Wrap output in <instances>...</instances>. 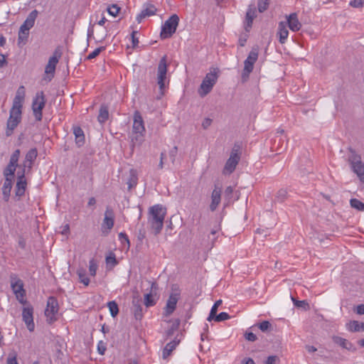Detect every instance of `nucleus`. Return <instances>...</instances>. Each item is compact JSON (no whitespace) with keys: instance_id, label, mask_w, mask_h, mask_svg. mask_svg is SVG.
I'll use <instances>...</instances> for the list:
<instances>
[{"instance_id":"nucleus-1","label":"nucleus","mask_w":364,"mask_h":364,"mask_svg":"<svg viewBox=\"0 0 364 364\" xmlns=\"http://www.w3.org/2000/svg\"><path fill=\"white\" fill-rule=\"evenodd\" d=\"M149 222L155 235H158L163 228L166 210L161 205H155L149 209Z\"/></svg>"},{"instance_id":"nucleus-2","label":"nucleus","mask_w":364,"mask_h":364,"mask_svg":"<svg viewBox=\"0 0 364 364\" xmlns=\"http://www.w3.org/2000/svg\"><path fill=\"white\" fill-rule=\"evenodd\" d=\"M218 73L219 70L218 68H212L206 74L198 90V93L201 97H204L211 92L218 81Z\"/></svg>"},{"instance_id":"nucleus-3","label":"nucleus","mask_w":364,"mask_h":364,"mask_svg":"<svg viewBox=\"0 0 364 364\" xmlns=\"http://www.w3.org/2000/svg\"><path fill=\"white\" fill-rule=\"evenodd\" d=\"M167 56L164 55L161 58L159 63L158 65L156 77L157 84L159 87L161 96L164 95V90L165 89L166 85H168L169 82V80L167 77Z\"/></svg>"},{"instance_id":"nucleus-4","label":"nucleus","mask_w":364,"mask_h":364,"mask_svg":"<svg viewBox=\"0 0 364 364\" xmlns=\"http://www.w3.org/2000/svg\"><path fill=\"white\" fill-rule=\"evenodd\" d=\"M10 283L16 299L21 304H26L27 301L25 299L26 290L23 288V282L16 274H11L10 275Z\"/></svg>"},{"instance_id":"nucleus-5","label":"nucleus","mask_w":364,"mask_h":364,"mask_svg":"<svg viewBox=\"0 0 364 364\" xmlns=\"http://www.w3.org/2000/svg\"><path fill=\"white\" fill-rule=\"evenodd\" d=\"M349 151L348 161L351 168L360 181L364 183V164L361 161V157L353 149H350Z\"/></svg>"},{"instance_id":"nucleus-6","label":"nucleus","mask_w":364,"mask_h":364,"mask_svg":"<svg viewBox=\"0 0 364 364\" xmlns=\"http://www.w3.org/2000/svg\"><path fill=\"white\" fill-rule=\"evenodd\" d=\"M58 311L59 304L57 299L53 296L48 297L44 312L48 323L51 324L58 320Z\"/></svg>"},{"instance_id":"nucleus-7","label":"nucleus","mask_w":364,"mask_h":364,"mask_svg":"<svg viewBox=\"0 0 364 364\" xmlns=\"http://www.w3.org/2000/svg\"><path fill=\"white\" fill-rule=\"evenodd\" d=\"M181 289L178 284L171 286V291L164 308V315L170 316L176 309L177 302L180 298Z\"/></svg>"},{"instance_id":"nucleus-8","label":"nucleus","mask_w":364,"mask_h":364,"mask_svg":"<svg viewBox=\"0 0 364 364\" xmlns=\"http://www.w3.org/2000/svg\"><path fill=\"white\" fill-rule=\"evenodd\" d=\"M179 18L176 14L171 16L163 24L160 36L162 39L170 38L176 31Z\"/></svg>"},{"instance_id":"nucleus-9","label":"nucleus","mask_w":364,"mask_h":364,"mask_svg":"<svg viewBox=\"0 0 364 364\" xmlns=\"http://www.w3.org/2000/svg\"><path fill=\"white\" fill-rule=\"evenodd\" d=\"M240 160V149L239 146H235L231 152L229 159L227 160L223 170L224 175H230L235 170Z\"/></svg>"},{"instance_id":"nucleus-10","label":"nucleus","mask_w":364,"mask_h":364,"mask_svg":"<svg viewBox=\"0 0 364 364\" xmlns=\"http://www.w3.org/2000/svg\"><path fill=\"white\" fill-rule=\"evenodd\" d=\"M258 49L253 48L250 52L247 59L244 62V69L242 73V77L247 79L249 77L250 74L252 72L254 65L258 58Z\"/></svg>"},{"instance_id":"nucleus-11","label":"nucleus","mask_w":364,"mask_h":364,"mask_svg":"<svg viewBox=\"0 0 364 364\" xmlns=\"http://www.w3.org/2000/svg\"><path fill=\"white\" fill-rule=\"evenodd\" d=\"M46 105V99L43 92H38L36 95L32 103V109L33 115L37 121L42 119V110Z\"/></svg>"},{"instance_id":"nucleus-12","label":"nucleus","mask_w":364,"mask_h":364,"mask_svg":"<svg viewBox=\"0 0 364 364\" xmlns=\"http://www.w3.org/2000/svg\"><path fill=\"white\" fill-rule=\"evenodd\" d=\"M60 57L61 53L58 50H55L53 53V55L51 57H50L45 68V73L47 75L48 81H50L51 79L53 77L56 65L58 64Z\"/></svg>"},{"instance_id":"nucleus-13","label":"nucleus","mask_w":364,"mask_h":364,"mask_svg":"<svg viewBox=\"0 0 364 364\" xmlns=\"http://www.w3.org/2000/svg\"><path fill=\"white\" fill-rule=\"evenodd\" d=\"M21 109H18V108H11L10 111V117L7 122V136L11 135L13 130L17 127L21 119Z\"/></svg>"},{"instance_id":"nucleus-14","label":"nucleus","mask_w":364,"mask_h":364,"mask_svg":"<svg viewBox=\"0 0 364 364\" xmlns=\"http://www.w3.org/2000/svg\"><path fill=\"white\" fill-rule=\"evenodd\" d=\"M33 309L32 306H26L23 309L22 318L28 330L31 332L34 331L35 324L33 322Z\"/></svg>"},{"instance_id":"nucleus-15","label":"nucleus","mask_w":364,"mask_h":364,"mask_svg":"<svg viewBox=\"0 0 364 364\" xmlns=\"http://www.w3.org/2000/svg\"><path fill=\"white\" fill-rule=\"evenodd\" d=\"M221 188L218 186H215V188L211 193V202L209 206L210 211L214 212L218 208L221 201Z\"/></svg>"},{"instance_id":"nucleus-16","label":"nucleus","mask_w":364,"mask_h":364,"mask_svg":"<svg viewBox=\"0 0 364 364\" xmlns=\"http://www.w3.org/2000/svg\"><path fill=\"white\" fill-rule=\"evenodd\" d=\"M114 215L113 210L107 207L106 210L105 212V218L102 223V228H107V232H109L114 226Z\"/></svg>"},{"instance_id":"nucleus-17","label":"nucleus","mask_w":364,"mask_h":364,"mask_svg":"<svg viewBox=\"0 0 364 364\" xmlns=\"http://www.w3.org/2000/svg\"><path fill=\"white\" fill-rule=\"evenodd\" d=\"M132 132H146L143 118L139 111L134 113Z\"/></svg>"},{"instance_id":"nucleus-18","label":"nucleus","mask_w":364,"mask_h":364,"mask_svg":"<svg viewBox=\"0 0 364 364\" xmlns=\"http://www.w3.org/2000/svg\"><path fill=\"white\" fill-rule=\"evenodd\" d=\"M287 26L289 28V29L294 32L298 31L301 28V23L298 19L297 14L296 13H292L289 16H286Z\"/></svg>"},{"instance_id":"nucleus-19","label":"nucleus","mask_w":364,"mask_h":364,"mask_svg":"<svg viewBox=\"0 0 364 364\" xmlns=\"http://www.w3.org/2000/svg\"><path fill=\"white\" fill-rule=\"evenodd\" d=\"M333 341L340 346L341 348L346 349L351 352H355L356 350V348L348 340L343 338L342 337L338 336H332Z\"/></svg>"},{"instance_id":"nucleus-20","label":"nucleus","mask_w":364,"mask_h":364,"mask_svg":"<svg viewBox=\"0 0 364 364\" xmlns=\"http://www.w3.org/2000/svg\"><path fill=\"white\" fill-rule=\"evenodd\" d=\"M25 98V88L23 86H20L17 91L16 96L14 100L13 107L12 108L21 109L22 107V103Z\"/></svg>"},{"instance_id":"nucleus-21","label":"nucleus","mask_w":364,"mask_h":364,"mask_svg":"<svg viewBox=\"0 0 364 364\" xmlns=\"http://www.w3.org/2000/svg\"><path fill=\"white\" fill-rule=\"evenodd\" d=\"M26 188V181L24 176V171L18 175V181L16 186V195L17 196H22L24 195Z\"/></svg>"},{"instance_id":"nucleus-22","label":"nucleus","mask_w":364,"mask_h":364,"mask_svg":"<svg viewBox=\"0 0 364 364\" xmlns=\"http://www.w3.org/2000/svg\"><path fill=\"white\" fill-rule=\"evenodd\" d=\"M156 11V9L154 5H146V7L141 10V13L137 15L136 19L138 23H141L144 18L154 15Z\"/></svg>"},{"instance_id":"nucleus-23","label":"nucleus","mask_w":364,"mask_h":364,"mask_svg":"<svg viewBox=\"0 0 364 364\" xmlns=\"http://www.w3.org/2000/svg\"><path fill=\"white\" fill-rule=\"evenodd\" d=\"M256 16V9L254 5L250 6L246 13V22H245V31L249 32L250 28L252 27V21L254 18Z\"/></svg>"},{"instance_id":"nucleus-24","label":"nucleus","mask_w":364,"mask_h":364,"mask_svg":"<svg viewBox=\"0 0 364 364\" xmlns=\"http://www.w3.org/2000/svg\"><path fill=\"white\" fill-rule=\"evenodd\" d=\"M277 35L279 36V41L280 43L284 44L289 36V31L286 23L282 21L279 23Z\"/></svg>"},{"instance_id":"nucleus-25","label":"nucleus","mask_w":364,"mask_h":364,"mask_svg":"<svg viewBox=\"0 0 364 364\" xmlns=\"http://www.w3.org/2000/svg\"><path fill=\"white\" fill-rule=\"evenodd\" d=\"M38 16V11L36 10L32 11L28 16H27L26 19L23 22V23L21 26V28H24V30H30L35 23V21Z\"/></svg>"},{"instance_id":"nucleus-26","label":"nucleus","mask_w":364,"mask_h":364,"mask_svg":"<svg viewBox=\"0 0 364 364\" xmlns=\"http://www.w3.org/2000/svg\"><path fill=\"white\" fill-rule=\"evenodd\" d=\"M180 343V340L175 338L172 341L168 343L164 347L162 353V358L166 359Z\"/></svg>"},{"instance_id":"nucleus-27","label":"nucleus","mask_w":364,"mask_h":364,"mask_svg":"<svg viewBox=\"0 0 364 364\" xmlns=\"http://www.w3.org/2000/svg\"><path fill=\"white\" fill-rule=\"evenodd\" d=\"M38 156V151L36 148H33L30 149L25 157V160L23 161L24 167L31 168L33 161L36 160Z\"/></svg>"},{"instance_id":"nucleus-28","label":"nucleus","mask_w":364,"mask_h":364,"mask_svg":"<svg viewBox=\"0 0 364 364\" xmlns=\"http://www.w3.org/2000/svg\"><path fill=\"white\" fill-rule=\"evenodd\" d=\"M145 133L132 132L131 134V146L132 148L139 146L144 141Z\"/></svg>"},{"instance_id":"nucleus-29","label":"nucleus","mask_w":364,"mask_h":364,"mask_svg":"<svg viewBox=\"0 0 364 364\" xmlns=\"http://www.w3.org/2000/svg\"><path fill=\"white\" fill-rule=\"evenodd\" d=\"M13 180L11 178H5L3 187H2V194L4 196V200L7 202L10 198V193L12 188Z\"/></svg>"},{"instance_id":"nucleus-30","label":"nucleus","mask_w":364,"mask_h":364,"mask_svg":"<svg viewBox=\"0 0 364 364\" xmlns=\"http://www.w3.org/2000/svg\"><path fill=\"white\" fill-rule=\"evenodd\" d=\"M73 134L75 136V142L78 146H81L85 143V135L83 130L80 127L73 128Z\"/></svg>"},{"instance_id":"nucleus-31","label":"nucleus","mask_w":364,"mask_h":364,"mask_svg":"<svg viewBox=\"0 0 364 364\" xmlns=\"http://www.w3.org/2000/svg\"><path fill=\"white\" fill-rule=\"evenodd\" d=\"M138 182L137 171L135 169H131L129 171V176L127 179L128 188L130 190L135 187Z\"/></svg>"},{"instance_id":"nucleus-32","label":"nucleus","mask_w":364,"mask_h":364,"mask_svg":"<svg viewBox=\"0 0 364 364\" xmlns=\"http://www.w3.org/2000/svg\"><path fill=\"white\" fill-rule=\"evenodd\" d=\"M109 118V111L107 105H102L99 111L97 119L100 124L105 122Z\"/></svg>"},{"instance_id":"nucleus-33","label":"nucleus","mask_w":364,"mask_h":364,"mask_svg":"<svg viewBox=\"0 0 364 364\" xmlns=\"http://www.w3.org/2000/svg\"><path fill=\"white\" fill-rule=\"evenodd\" d=\"M77 274L80 279V282L85 286H88L90 279L86 275V270L83 268H79L77 270Z\"/></svg>"},{"instance_id":"nucleus-34","label":"nucleus","mask_w":364,"mask_h":364,"mask_svg":"<svg viewBox=\"0 0 364 364\" xmlns=\"http://www.w3.org/2000/svg\"><path fill=\"white\" fill-rule=\"evenodd\" d=\"M16 169V166L9 164L4 171L5 178H11L13 180Z\"/></svg>"},{"instance_id":"nucleus-35","label":"nucleus","mask_w":364,"mask_h":364,"mask_svg":"<svg viewBox=\"0 0 364 364\" xmlns=\"http://www.w3.org/2000/svg\"><path fill=\"white\" fill-rule=\"evenodd\" d=\"M221 304H222V300H220V299H219L215 302V304H213V306H212V308L210 309L209 316L207 318V320L208 321H211L212 320H213L214 316L217 314L218 308L221 305Z\"/></svg>"},{"instance_id":"nucleus-36","label":"nucleus","mask_w":364,"mask_h":364,"mask_svg":"<svg viewBox=\"0 0 364 364\" xmlns=\"http://www.w3.org/2000/svg\"><path fill=\"white\" fill-rule=\"evenodd\" d=\"M350 206L359 211H364V203L360 200L353 198L350 200Z\"/></svg>"},{"instance_id":"nucleus-37","label":"nucleus","mask_w":364,"mask_h":364,"mask_svg":"<svg viewBox=\"0 0 364 364\" xmlns=\"http://www.w3.org/2000/svg\"><path fill=\"white\" fill-rule=\"evenodd\" d=\"M107 306L110 311V314L112 317H115L119 312V308L117 304L114 301H109Z\"/></svg>"},{"instance_id":"nucleus-38","label":"nucleus","mask_w":364,"mask_h":364,"mask_svg":"<svg viewBox=\"0 0 364 364\" xmlns=\"http://www.w3.org/2000/svg\"><path fill=\"white\" fill-rule=\"evenodd\" d=\"M20 154H21V152H20L19 149L15 150L14 152L11 156L10 161H9V164L17 167Z\"/></svg>"},{"instance_id":"nucleus-39","label":"nucleus","mask_w":364,"mask_h":364,"mask_svg":"<svg viewBox=\"0 0 364 364\" xmlns=\"http://www.w3.org/2000/svg\"><path fill=\"white\" fill-rule=\"evenodd\" d=\"M144 304L146 307L152 306L156 304V301L151 293L144 295Z\"/></svg>"},{"instance_id":"nucleus-40","label":"nucleus","mask_w":364,"mask_h":364,"mask_svg":"<svg viewBox=\"0 0 364 364\" xmlns=\"http://www.w3.org/2000/svg\"><path fill=\"white\" fill-rule=\"evenodd\" d=\"M270 0H258L257 6H258V11L260 13L264 12L266 11L269 6Z\"/></svg>"},{"instance_id":"nucleus-41","label":"nucleus","mask_w":364,"mask_h":364,"mask_svg":"<svg viewBox=\"0 0 364 364\" xmlns=\"http://www.w3.org/2000/svg\"><path fill=\"white\" fill-rule=\"evenodd\" d=\"M107 36V31L106 28H101L95 37L97 42H102Z\"/></svg>"},{"instance_id":"nucleus-42","label":"nucleus","mask_w":364,"mask_h":364,"mask_svg":"<svg viewBox=\"0 0 364 364\" xmlns=\"http://www.w3.org/2000/svg\"><path fill=\"white\" fill-rule=\"evenodd\" d=\"M97 269V264L94 259H92L89 262V272L91 276L95 277L96 275Z\"/></svg>"},{"instance_id":"nucleus-43","label":"nucleus","mask_w":364,"mask_h":364,"mask_svg":"<svg viewBox=\"0 0 364 364\" xmlns=\"http://www.w3.org/2000/svg\"><path fill=\"white\" fill-rule=\"evenodd\" d=\"M105 260L107 264H110L112 267H114L118 263L115 255L112 252H109V255L106 257Z\"/></svg>"},{"instance_id":"nucleus-44","label":"nucleus","mask_w":364,"mask_h":364,"mask_svg":"<svg viewBox=\"0 0 364 364\" xmlns=\"http://www.w3.org/2000/svg\"><path fill=\"white\" fill-rule=\"evenodd\" d=\"M29 34L28 30H24V28L20 27L19 31H18V43H20L21 41H26L28 38Z\"/></svg>"},{"instance_id":"nucleus-45","label":"nucleus","mask_w":364,"mask_h":364,"mask_svg":"<svg viewBox=\"0 0 364 364\" xmlns=\"http://www.w3.org/2000/svg\"><path fill=\"white\" fill-rule=\"evenodd\" d=\"M6 364H19L17 360V353L15 351H12L9 354Z\"/></svg>"},{"instance_id":"nucleus-46","label":"nucleus","mask_w":364,"mask_h":364,"mask_svg":"<svg viewBox=\"0 0 364 364\" xmlns=\"http://www.w3.org/2000/svg\"><path fill=\"white\" fill-rule=\"evenodd\" d=\"M230 318V316L226 312H221L218 315L215 314V316L213 318V320H215L217 322L223 321L225 320H228Z\"/></svg>"},{"instance_id":"nucleus-47","label":"nucleus","mask_w":364,"mask_h":364,"mask_svg":"<svg viewBox=\"0 0 364 364\" xmlns=\"http://www.w3.org/2000/svg\"><path fill=\"white\" fill-rule=\"evenodd\" d=\"M105 50V46L99 47V48H96L95 50H94L92 53H90L87 55V58L88 60L93 59V58H96L102 51H103Z\"/></svg>"},{"instance_id":"nucleus-48","label":"nucleus","mask_w":364,"mask_h":364,"mask_svg":"<svg viewBox=\"0 0 364 364\" xmlns=\"http://www.w3.org/2000/svg\"><path fill=\"white\" fill-rule=\"evenodd\" d=\"M258 328L262 331L266 332L271 329L272 325L268 321H263L258 324Z\"/></svg>"},{"instance_id":"nucleus-49","label":"nucleus","mask_w":364,"mask_h":364,"mask_svg":"<svg viewBox=\"0 0 364 364\" xmlns=\"http://www.w3.org/2000/svg\"><path fill=\"white\" fill-rule=\"evenodd\" d=\"M119 11L120 8L116 4H113L107 9L108 13L113 16H116L119 14Z\"/></svg>"},{"instance_id":"nucleus-50","label":"nucleus","mask_w":364,"mask_h":364,"mask_svg":"<svg viewBox=\"0 0 364 364\" xmlns=\"http://www.w3.org/2000/svg\"><path fill=\"white\" fill-rule=\"evenodd\" d=\"M179 323H173L171 327L167 330L166 331V336L168 337L171 336L173 335L174 332L177 331L178 328Z\"/></svg>"},{"instance_id":"nucleus-51","label":"nucleus","mask_w":364,"mask_h":364,"mask_svg":"<svg viewBox=\"0 0 364 364\" xmlns=\"http://www.w3.org/2000/svg\"><path fill=\"white\" fill-rule=\"evenodd\" d=\"M350 330L352 331H359L362 330L361 323H359L358 321H353L350 324Z\"/></svg>"},{"instance_id":"nucleus-52","label":"nucleus","mask_w":364,"mask_h":364,"mask_svg":"<svg viewBox=\"0 0 364 364\" xmlns=\"http://www.w3.org/2000/svg\"><path fill=\"white\" fill-rule=\"evenodd\" d=\"M349 5L353 8H360L364 6V0H351Z\"/></svg>"},{"instance_id":"nucleus-53","label":"nucleus","mask_w":364,"mask_h":364,"mask_svg":"<svg viewBox=\"0 0 364 364\" xmlns=\"http://www.w3.org/2000/svg\"><path fill=\"white\" fill-rule=\"evenodd\" d=\"M119 239L122 242V243H127V247H129L130 242H129V240L128 238V236L127 235L126 233L120 232L119 234Z\"/></svg>"},{"instance_id":"nucleus-54","label":"nucleus","mask_w":364,"mask_h":364,"mask_svg":"<svg viewBox=\"0 0 364 364\" xmlns=\"http://www.w3.org/2000/svg\"><path fill=\"white\" fill-rule=\"evenodd\" d=\"M287 196V191L284 189H281L278 191L277 198L279 200L283 201Z\"/></svg>"},{"instance_id":"nucleus-55","label":"nucleus","mask_w":364,"mask_h":364,"mask_svg":"<svg viewBox=\"0 0 364 364\" xmlns=\"http://www.w3.org/2000/svg\"><path fill=\"white\" fill-rule=\"evenodd\" d=\"M137 34V31H134L132 33V35H131V38H132V47L133 48H135L138 46L139 44V39L136 36Z\"/></svg>"},{"instance_id":"nucleus-56","label":"nucleus","mask_w":364,"mask_h":364,"mask_svg":"<svg viewBox=\"0 0 364 364\" xmlns=\"http://www.w3.org/2000/svg\"><path fill=\"white\" fill-rule=\"evenodd\" d=\"M106 346L103 341H100L97 345V350L100 355H104L106 351Z\"/></svg>"},{"instance_id":"nucleus-57","label":"nucleus","mask_w":364,"mask_h":364,"mask_svg":"<svg viewBox=\"0 0 364 364\" xmlns=\"http://www.w3.org/2000/svg\"><path fill=\"white\" fill-rule=\"evenodd\" d=\"M247 38H248V35L247 33H245L240 36L238 43L241 47L245 46V45L247 42Z\"/></svg>"},{"instance_id":"nucleus-58","label":"nucleus","mask_w":364,"mask_h":364,"mask_svg":"<svg viewBox=\"0 0 364 364\" xmlns=\"http://www.w3.org/2000/svg\"><path fill=\"white\" fill-rule=\"evenodd\" d=\"M245 338L246 340L252 342H254L257 340V336L252 332L246 333L245 334Z\"/></svg>"},{"instance_id":"nucleus-59","label":"nucleus","mask_w":364,"mask_h":364,"mask_svg":"<svg viewBox=\"0 0 364 364\" xmlns=\"http://www.w3.org/2000/svg\"><path fill=\"white\" fill-rule=\"evenodd\" d=\"M291 299L294 302V304L297 307H304L305 306L308 305V304L306 302V301H298L296 300L294 298L291 297Z\"/></svg>"},{"instance_id":"nucleus-60","label":"nucleus","mask_w":364,"mask_h":364,"mask_svg":"<svg viewBox=\"0 0 364 364\" xmlns=\"http://www.w3.org/2000/svg\"><path fill=\"white\" fill-rule=\"evenodd\" d=\"M178 149L176 146H174L169 152V155L172 162L173 163L175 161L176 156L177 154Z\"/></svg>"},{"instance_id":"nucleus-61","label":"nucleus","mask_w":364,"mask_h":364,"mask_svg":"<svg viewBox=\"0 0 364 364\" xmlns=\"http://www.w3.org/2000/svg\"><path fill=\"white\" fill-rule=\"evenodd\" d=\"M277 357L276 355H270L266 360V364H276Z\"/></svg>"},{"instance_id":"nucleus-62","label":"nucleus","mask_w":364,"mask_h":364,"mask_svg":"<svg viewBox=\"0 0 364 364\" xmlns=\"http://www.w3.org/2000/svg\"><path fill=\"white\" fill-rule=\"evenodd\" d=\"M211 122H212V120L209 118H205L203 122H202V127L204 128V129H207L208 127L210 126L211 124Z\"/></svg>"},{"instance_id":"nucleus-63","label":"nucleus","mask_w":364,"mask_h":364,"mask_svg":"<svg viewBox=\"0 0 364 364\" xmlns=\"http://www.w3.org/2000/svg\"><path fill=\"white\" fill-rule=\"evenodd\" d=\"M356 313L359 315L364 314V304H360L357 306Z\"/></svg>"},{"instance_id":"nucleus-64","label":"nucleus","mask_w":364,"mask_h":364,"mask_svg":"<svg viewBox=\"0 0 364 364\" xmlns=\"http://www.w3.org/2000/svg\"><path fill=\"white\" fill-rule=\"evenodd\" d=\"M165 158V154L164 153H161V156H160V162H159V168L160 169H162L163 167H164V159Z\"/></svg>"}]
</instances>
